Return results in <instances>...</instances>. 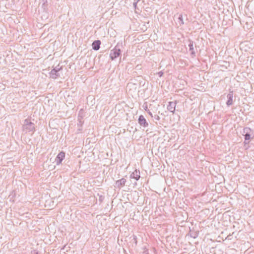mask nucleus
Instances as JSON below:
<instances>
[{
	"label": "nucleus",
	"mask_w": 254,
	"mask_h": 254,
	"mask_svg": "<svg viewBox=\"0 0 254 254\" xmlns=\"http://www.w3.org/2000/svg\"><path fill=\"white\" fill-rule=\"evenodd\" d=\"M227 98L226 105L227 106H230L233 104V92L232 91L229 92L227 95Z\"/></svg>",
	"instance_id": "nucleus-8"
},
{
	"label": "nucleus",
	"mask_w": 254,
	"mask_h": 254,
	"mask_svg": "<svg viewBox=\"0 0 254 254\" xmlns=\"http://www.w3.org/2000/svg\"><path fill=\"white\" fill-rule=\"evenodd\" d=\"M157 74L158 75V76L159 77H161L162 76L163 74V72L161 71H159L158 72Z\"/></svg>",
	"instance_id": "nucleus-18"
},
{
	"label": "nucleus",
	"mask_w": 254,
	"mask_h": 254,
	"mask_svg": "<svg viewBox=\"0 0 254 254\" xmlns=\"http://www.w3.org/2000/svg\"><path fill=\"white\" fill-rule=\"evenodd\" d=\"M34 254H38V252L35 253Z\"/></svg>",
	"instance_id": "nucleus-21"
},
{
	"label": "nucleus",
	"mask_w": 254,
	"mask_h": 254,
	"mask_svg": "<svg viewBox=\"0 0 254 254\" xmlns=\"http://www.w3.org/2000/svg\"><path fill=\"white\" fill-rule=\"evenodd\" d=\"M62 66H60L59 65H57L50 72V77L53 79H56L60 76V71L62 70Z\"/></svg>",
	"instance_id": "nucleus-3"
},
{
	"label": "nucleus",
	"mask_w": 254,
	"mask_h": 254,
	"mask_svg": "<svg viewBox=\"0 0 254 254\" xmlns=\"http://www.w3.org/2000/svg\"><path fill=\"white\" fill-rule=\"evenodd\" d=\"M178 22L179 23V25H182L184 24V20H183V16L182 14H180L178 17Z\"/></svg>",
	"instance_id": "nucleus-13"
},
{
	"label": "nucleus",
	"mask_w": 254,
	"mask_h": 254,
	"mask_svg": "<svg viewBox=\"0 0 254 254\" xmlns=\"http://www.w3.org/2000/svg\"><path fill=\"white\" fill-rule=\"evenodd\" d=\"M65 158V153L64 151L60 152L55 159V162L57 165H59L61 164L63 160Z\"/></svg>",
	"instance_id": "nucleus-4"
},
{
	"label": "nucleus",
	"mask_w": 254,
	"mask_h": 254,
	"mask_svg": "<svg viewBox=\"0 0 254 254\" xmlns=\"http://www.w3.org/2000/svg\"><path fill=\"white\" fill-rule=\"evenodd\" d=\"M189 50L191 52L190 54L191 55L195 56V53L193 49V42L191 40H189Z\"/></svg>",
	"instance_id": "nucleus-12"
},
{
	"label": "nucleus",
	"mask_w": 254,
	"mask_h": 254,
	"mask_svg": "<svg viewBox=\"0 0 254 254\" xmlns=\"http://www.w3.org/2000/svg\"><path fill=\"white\" fill-rule=\"evenodd\" d=\"M138 1H139V0H137V1L133 2V6L134 7V8H136V7L137 3V2H138Z\"/></svg>",
	"instance_id": "nucleus-19"
},
{
	"label": "nucleus",
	"mask_w": 254,
	"mask_h": 254,
	"mask_svg": "<svg viewBox=\"0 0 254 254\" xmlns=\"http://www.w3.org/2000/svg\"><path fill=\"white\" fill-rule=\"evenodd\" d=\"M126 182V179L125 178H122L120 180H117L115 183V187L121 189L125 185Z\"/></svg>",
	"instance_id": "nucleus-7"
},
{
	"label": "nucleus",
	"mask_w": 254,
	"mask_h": 254,
	"mask_svg": "<svg viewBox=\"0 0 254 254\" xmlns=\"http://www.w3.org/2000/svg\"><path fill=\"white\" fill-rule=\"evenodd\" d=\"M152 118H153L154 120H155V121H159L160 119L159 116L157 115H155L154 116H153Z\"/></svg>",
	"instance_id": "nucleus-16"
},
{
	"label": "nucleus",
	"mask_w": 254,
	"mask_h": 254,
	"mask_svg": "<svg viewBox=\"0 0 254 254\" xmlns=\"http://www.w3.org/2000/svg\"><path fill=\"white\" fill-rule=\"evenodd\" d=\"M234 233L233 232L232 234H229V235H228L226 239H227V240H231L232 239V235Z\"/></svg>",
	"instance_id": "nucleus-17"
},
{
	"label": "nucleus",
	"mask_w": 254,
	"mask_h": 254,
	"mask_svg": "<svg viewBox=\"0 0 254 254\" xmlns=\"http://www.w3.org/2000/svg\"><path fill=\"white\" fill-rule=\"evenodd\" d=\"M148 114H149V115L150 116H151V117H153V115H152V113H151V112L149 111V112H148Z\"/></svg>",
	"instance_id": "nucleus-20"
},
{
	"label": "nucleus",
	"mask_w": 254,
	"mask_h": 254,
	"mask_svg": "<svg viewBox=\"0 0 254 254\" xmlns=\"http://www.w3.org/2000/svg\"><path fill=\"white\" fill-rule=\"evenodd\" d=\"M101 41L99 40H95L92 44V49L95 51L98 50L100 48Z\"/></svg>",
	"instance_id": "nucleus-11"
},
{
	"label": "nucleus",
	"mask_w": 254,
	"mask_h": 254,
	"mask_svg": "<svg viewBox=\"0 0 254 254\" xmlns=\"http://www.w3.org/2000/svg\"><path fill=\"white\" fill-rule=\"evenodd\" d=\"M133 242L135 243V245H137V237L135 235H133L132 239Z\"/></svg>",
	"instance_id": "nucleus-15"
},
{
	"label": "nucleus",
	"mask_w": 254,
	"mask_h": 254,
	"mask_svg": "<svg viewBox=\"0 0 254 254\" xmlns=\"http://www.w3.org/2000/svg\"><path fill=\"white\" fill-rule=\"evenodd\" d=\"M121 51L120 48L119 43H118L114 48L111 51L110 58L112 61L115 60L121 55Z\"/></svg>",
	"instance_id": "nucleus-2"
},
{
	"label": "nucleus",
	"mask_w": 254,
	"mask_h": 254,
	"mask_svg": "<svg viewBox=\"0 0 254 254\" xmlns=\"http://www.w3.org/2000/svg\"><path fill=\"white\" fill-rule=\"evenodd\" d=\"M176 106V101L169 102V104L167 105V109L170 112L174 113Z\"/></svg>",
	"instance_id": "nucleus-10"
},
{
	"label": "nucleus",
	"mask_w": 254,
	"mask_h": 254,
	"mask_svg": "<svg viewBox=\"0 0 254 254\" xmlns=\"http://www.w3.org/2000/svg\"><path fill=\"white\" fill-rule=\"evenodd\" d=\"M138 123L140 126L146 127L148 126V123L143 115H140L138 117Z\"/></svg>",
	"instance_id": "nucleus-6"
},
{
	"label": "nucleus",
	"mask_w": 254,
	"mask_h": 254,
	"mask_svg": "<svg viewBox=\"0 0 254 254\" xmlns=\"http://www.w3.org/2000/svg\"><path fill=\"white\" fill-rule=\"evenodd\" d=\"M190 236L193 238H196L198 236V233L196 232H194L190 234Z\"/></svg>",
	"instance_id": "nucleus-14"
},
{
	"label": "nucleus",
	"mask_w": 254,
	"mask_h": 254,
	"mask_svg": "<svg viewBox=\"0 0 254 254\" xmlns=\"http://www.w3.org/2000/svg\"><path fill=\"white\" fill-rule=\"evenodd\" d=\"M251 129L249 127H245L243 129V135L245 136V141L251 139Z\"/></svg>",
	"instance_id": "nucleus-5"
},
{
	"label": "nucleus",
	"mask_w": 254,
	"mask_h": 254,
	"mask_svg": "<svg viewBox=\"0 0 254 254\" xmlns=\"http://www.w3.org/2000/svg\"><path fill=\"white\" fill-rule=\"evenodd\" d=\"M140 171L137 169H135L130 175V178L134 179L136 181H138L140 178Z\"/></svg>",
	"instance_id": "nucleus-9"
},
{
	"label": "nucleus",
	"mask_w": 254,
	"mask_h": 254,
	"mask_svg": "<svg viewBox=\"0 0 254 254\" xmlns=\"http://www.w3.org/2000/svg\"><path fill=\"white\" fill-rule=\"evenodd\" d=\"M35 130L34 124L31 122L29 120L25 119L23 125V130L26 133L33 131Z\"/></svg>",
	"instance_id": "nucleus-1"
}]
</instances>
